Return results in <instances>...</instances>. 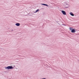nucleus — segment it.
Returning <instances> with one entry per match:
<instances>
[{
    "mask_svg": "<svg viewBox=\"0 0 79 79\" xmlns=\"http://www.w3.org/2000/svg\"><path fill=\"white\" fill-rule=\"evenodd\" d=\"M69 14L70 15H71V16H74V14H73V13L72 12H70Z\"/></svg>",
    "mask_w": 79,
    "mask_h": 79,
    "instance_id": "7ed1b4c3",
    "label": "nucleus"
},
{
    "mask_svg": "<svg viewBox=\"0 0 79 79\" xmlns=\"http://www.w3.org/2000/svg\"><path fill=\"white\" fill-rule=\"evenodd\" d=\"M39 9H38L36 11H35L34 13H37V12H39Z\"/></svg>",
    "mask_w": 79,
    "mask_h": 79,
    "instance_id": "0eeeda50",
    "label": "nucleus"
},
{
    "mask_svg": "<svg viewBox=\"0 0 79 79\" xmlns=\"http://www.w3.org/2000/svg\"><path fill=\"white\" fill-rule=\"evenodd\" d=\"M63 25L64 26H66V25H65V24H64H64H63V25Z\"/></svg>",
    "mask_w": 79,
    "mask_h": 79,
    "instance_id": "1a4fd4ad",
    "label": "nucleus"
},
{
    "mask_svg": "<svg viewBox=\"0 0 79 79\" xmlns=\"http://www.w3.org/2000/svg\"><path fill=\"white\" fill-rule=\"evenodd\" d=\"M14 67H13L12 66H9L6 67H5L6 69H14Z\"/></svg>",
    "mask_w": 79,
    "mask_h": 79,
    "instance_id": "f257e3e1",
    "label": "nucleus"
},
{
    "mask_svg": "<svg viewBox=\"0 0 79 79\" xmlns=\"http://www.w3.org/2000/svg\"><path fill=\"white\" fill-rule=\"evenodd\" d=\"M71 32H73V33H74L75 32H76V31H75V30L74 29H73L71 30Z\"/></svg>",
    "mask_w": 79,
    "mask_h": 79,
    "instance_id": "423d86ee",
    "label": "nucleus"
},
{
    "mask_svg": "<svg viewBox=\"0 0 79 79\" xmlns=\"http://www.w3.org/2000/svg\"><path fill=\"white\" fill-rule=\"evenodd\" d=\"M70 29V30H71V31H72V30H73V28L72 27H70L69 28Z\"/></svg>",
    "mask_w": 79,
    "mask_h": 79,
    "instance_id": "6e6552de",
    "label": "nucleus"
},
{
    "mask_svg": "<svg viewBox=\"0 0 79 79\" xmlns=\"http://www.w3.org/2000/svg\"><path fill=\"white\" fill-rule=\"evenodd\" d=\"M61 13L63 14V15H66V12L64 10H62L61 11Z\"/></svg>",
    "mask_w": 79,
    "mask_h": 79,
    "instance_id": "f03ea898",
    "label": "nucleus"
},
{
    "mask_svg": "<svg viewBox=\"0 0 79 79\" xmlns=\"http://www.w3.org/2000/svg\"><path fill=\"white\" fill-rule=\"evenodd\" d=\"M15 25L17 26H20V24H19V23H18L15 24Z\"/></svg>",
    "mask_w": 79,
    "mask_h": 79,
    "instance_id": "39448f33",
    "label": "nucleus"
},
{
    "mask_svg": "<svg viewBox=\"0 0 79 79\" xmlns=\"http://www.w3.org/2000/svg\"><path fill=\"white\" fill-rule=\"evenodd\" d=\"M42 5H44V6H48V5L45 4H41Z\"/></svg>",
    "mask_w": 79,
    "mask_h": 79,
    "instance_id": "20e7f679",
    "label": "nucleus"
}]
</instances>
